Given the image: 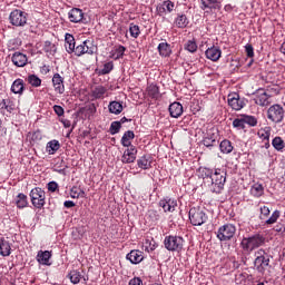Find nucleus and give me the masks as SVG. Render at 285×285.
<instances>
[{"instance_id":"obj_19","label":"nucleus","mask_w":285,"mask_h":285,"mask_svg":"<svg viewBox=\"0 0 285 285\" xmlns=\"http://www.w3.org/2000/svg\"><path fill=\"white\" fill-rule=\"evenodd\" d=\"M202 10H222V2L219 0H200Z\"/></svg>"},{"instance_id":"obj_3","label":"nucleus","mask_w":285,"mask_h":285,"mask_svg":"<svg viewBox=\"0 0 285 285\" xmlns=\"http://www.w3.org/2000/svg\"><path fill=\"white\" fill-rule=\"evenodd\" d=\"M254 266L258 273H266V268L271 266V255L266 253L263 248L257 249L254 253Z\"/></svg>"},{"instance_id":"obj_53","label":"nucleus","mask_w":285,"mask_h":285,"mask_svg":"<svg viewBox=\"0 0 285 285\" xmlns=\"http://www.w3.org/2000/svg\"><path fill=\"white\" fill-rule=\"evenodd\" d=\"M259 210H261L259 219L262 220L266 219L271 215V208H268L267 206H262Z\"/></svg>"},{"instance_id":"obj_62","label":"nucleus","mask_w":285,"mask_h":285,"mask_svg":"<svg viewBox=\"0 0 285 285\" xmlns=\"http://www.w3.org/2000/svg\"><path fill=\"white\" fill-rule=\"evenodd\" d=\"M41 139V131H35L32 134V140L36 141V140H39Z\"/></svg>"},{"instance_id":"obj_27","label":"nucleus","mask_w":285,"mask_h":285,"mask_svg":"<svg viewBox=\"0 0 285 285\" xmlns=\"http://www.w3.org/2000/svg\"><path fill=\"white\" fill-rule=\"evenodd\" d=\"M158 52L160 57H170L173 55V48L170 47V43L168 42H160L158 45Z\"/></svg>"},{"instance_id":"obj_25","label":"nucleus","mask_w":285,"mask_h":285,"mask_svg":"<svg viewBox=\"0 0 285 285\" xmlns=\"http://www.w3.org/2000/svg\"><path fill=\"white\" fill-rule=\"evenodd\" d=\"M132 139H135V131L132 130H128L122 135L121 138V146H124V148H130V146L132 145Z\"/></svg>"},{"instance_id":"obj_20","label":"nucleus","mask_w":285,"mask_h":285,"mask_svg":"<svg viewBox=\"0 0 285 285\" xmlns=\"http://www.w3.org/2000/svg\"><path fill=\"white\" fill-rule=\"evenodd\" d=\"M169 115L174 119H179L180 115H184V106L180 102H173L169 105Z\"/></svg>"},{"instance_id":"obj_35","label":"nucleus","mask_w":285,"mask_h":285,"mask_svg":"<svg viewBox=\"0 0 285 285\" xmlns=\"http://www.w3.org/2000/svg\"><path fill=\"white\" fill-rule=\"evenodd\" d=\"M279 217H282V212L278 209L274 210L271 217L265 220V225L273 226V224H277V219H279Z\"/></svg>"},{"instance_id":"obj_32","label":"nucleus","mask_w":285,"mask_h":285,"mask_svg":"<svg viewBox=\"0 0 285 285\" xmlns=\"http://www.w3.org/2000/svg\"><path fill=\"white\" fill-rule=\"evenodd\" d=\"M219 148H220V153H223L224 155H230V153H233V142H230V140L225 139L223 141H220L219 144Z\"/></svg>"},{"instance_id":"obj_37","label":"nucleus","mask_w":285,"mask_h":285,"mask_svg":"<svg viewBox=\"0 0 285 285\" xmlns=\"http://www.w3.org/2000/svg\"><path fill=\"white\" fill-rule=\"evenodd\" d=\"M257 136L262 141H271V127L259 129Z\"/></svg>"},{"instance_id":"obj_49","label":"nucleus","mask_w":285,"mask_h":285,"mask_svg":"<svg viewBox=\"0 0 285 285\" xmlns=\"http://www.w3.org/2000/svg\"><path fill=\"white\" fill-rule=\"evenodd\" d=\"M112 70H115V63L112 61L106 62L102 66L101 75H110V72H112Z\"/></svg>"},{"instance_id":"obj_2","label":"nucleus","mask_w":285,"mask_h":285,"mask_svg":"<svg viewBox=\"0 0 285 285\" xmlns=\"http://www.w3.org/2000/svg\"><path fill=\"white\" fill-rule=\"evenodd\" d=\"M266 244V238L264 235L255 234L249 237H244L240 242V246L245 253H253L255 249L264 246Z\"/></svg>"},{"instance_id":"obj_61","label":"nucleus","mask_w":285,"mask_h":285,"mask_svg":"<svg viewBox=\"0 0 285 285\" xmlns=\"http://www.w3.org/2000/svg\"><path fill=\"white\" fill-rule=\"evenodd\" d=\"M65 208H75V202L72 200H66L63 203Z\"/></svg>"},{"instance_id":"obj_38","label":"nucleus","mask_w":285,"mask_h":285,"mask_svg":"<svg viewBox=\"0 0 285 285\" xmlns=\"http://www.w3.org/2000/svg\"><path fill=\"white\" fill-rule=\"evenodd\" d=\"M26 81L32 86V88H39L41 86V78H39L37 75H29Z\"/></svg>"},{"instance_id":"obj_29","label":"nucleus","mask_w":285,"mask_h":285,"mask_svg":"<svg viewBox=\"0 0 285 285\" xmlns=\"http://www.w3.org/2000/svg\"><path fill=\"white\" fill-rule=\"evenodd\" d=\"M23 79H16L11 85V92H13V95H23Z\"/></svg>"},{"instance_id":"obj_59","label":"nucleus","mask_w":285,"mask_h":285,"mask_svg":"<svg viewBox=\"0 0 285 285\" xmlns=\"http://www.w3.org/2000/svg\"><path fill=\"white\" fill-rule=\"evenodd\" d=\"M149 217H151L153 222H159L160 216L157 210H149Z\"/></svg>"},{"instance_id":"obj_39","label":"nucleus","mask_w":285,"mask_h":285,"mask_svg":"<svg viewBox=\"0 0 285 285\" xmlns=\"http://www.w3.org/2000/svg\"><path fill=\"white\" fill-rule=\"evenodd\" d=\"M158 10H159V12H161V10H163V12L170 13V12H173V10H175V2H173L170 0H165L163 2V7H158Z\"/></svg>"},{"instance_id":"obj_44","label":"nucleus","mask_w":285,"mask_h":285,"mask_svg":"<svg viewBox=\"0 0 285 285\" xmlns=\"http://www.w3.org/2000/svg\"><path fill=\"white\" fill-rule=\"evenodd\" d=\"M68 277L71 284H79L81 282V273L79 271H71Z\"/></svg>"},{"instance_id":"obj_54","label":"nucleus","mask_w":285,"mask_h":285,"mask_svg":"<svg viewBox=\"0 0 285 285\" xmlns=\"http://www.w3.org/2000/svg\"><path fill=\"white\" fill-rule=\"evenodd\" d=\"M245 52H246L247 57H249V59H253V57H255V49L253 48V45L247 43L245 46Z\"/></svg>"},{"instance_id":"obj_6","label":"nucleus","mask_w":285,"mask_h":285,"mask_svg":"<svg viewBox=\"0 0 285 285\" xmlns=\"http://www.w3.org/2000/svg\"><path fill=\"white\" fill-rule=\"evenodd\" d=\"M95 52H97V46L90 40H85L73 48L72 55L83 57V55H95Z\"/></svg>"},{"instance_id":"obj_45","label":"nucleus","mask_w":285,"mask_h":285,"mask_svg":"<svg viewBox=\"0 0 285 285\" xmlns=\"http://www.w3.org/2000/svg\"><path fill=\"white\" fill-rule=\"evenodd\" d=\"M233 127L237 128V130H244L246 128L244 115H242L239 118L234 119Z\"/></svg>"},{"instance_id":"obj_57","label":"nucleus","mask_w":285,"mask_h":285,"mask_svg":"<svg viewBox=\"0 0 285 285\" xmlns=\"http://www.w3.org/2000/svg\"><path fill=\"white\" fill-rule=\"evenodd\" d=\"M57 188H59V184H57V181L48 183V190H49V193H56Z\"/></svg>"},{"instance_id":"obj_36","label":"nucleus","mask_w":285,"mask_h":285,"mask_svg":"<svg viewBox=\"0 0 285 285\" xmlns=\"http://www.w3.org/2000/svg\"><path fill=\"white\" fill-rule=\"evenodd\" d=\"M60 148L61 145L59 144V140H51L47 144V153H49V155H55Z\"/></svg>"},{"instance_id":"obj_14","label":"nucleus","mask_w":285,"mask_h":285,"mask_svg":"<svg viewBox=\"0 0 285 285\" xmlns=\"http://www.w3.org/2000/svg\"><path fill=\"white\" fill-rule=\"evenodd\" d=\"M228 106H230L233 110H242V108L246 106V102L239 98V95L234 94L228 96Z\"/></svg>"},{"instance_id":"obj_28","label":"nucleus","mask_w":285,"mask_h":285,"mask_svg":"<svg viewBox=\"0 0 285 285\" xmlns=\"http://www.w3.org/2000/svg\"><path fill=\"white\" fill-rule=\"evenodd\" d=\"M268 99H271V96L267 95L265 91L262 94H258L255 98V104L257 106H262V107H266L271 105V101H268Z\"/></svg>"},{"instance_id":"obj_50","label":"nucleus","mask_w":285,"mask_h":285,"mask_svg":"<svg viewBox=\"0 0 285 285\" xmlns=\"http://www.w3.org/2000/svg\"><path fill=\"white\" fill-rule=\"evenodd\" d=\"M121 130V122L119 121H112L109 128L110 135H118V132Z\"/></svg>"},{"instance_id":"obj_22","label":"nucleus","mask_w":285,"mask_h":285,"mask_svg":"<svg viewBox=\"0 0 285 285\" xmlns=\"http://www.w3.org/2000/svg\"><path fill=\"white\" fill-rule=\"evenodd\" d=\"M77 46V42L75 41V36L70 33H66L65 36V48L68 55H72L75 52V48Z\"/></svg>"},{"instance_id":"obj_33","label":"nucleus","mask_w":285,"mask_h":285,"mask_svg":"<svg viewBox=\"0 0 285 285\" xmlns=\"http://www.w3.org/2000/svg\"><path fill=\"white\" fill-rule=\"evenodd\" d=\"M108 92V89L104 86H97L92 89L91 95L94 99H104V95Z\"/></svg>"},{"instance_id":"obj_51","label":"nucleus","mask_w":285,"mask_h":285,"mask_svg":"<svg viewBox=\"0 0 285 285\" xmlns=\"http://www.w3.org/2000/svg\"><path fill=\"white\" fill-rule=\"evenodd\" d=\"M217 144V139H215L213 136H207L203 140V145L206 146V148H213Z\"/></svg>"},{"instance_id":"obj_60","label":"nucleus","mask_w":285,"mask_h":285,"mask_svg":"<svg viewBox=\"0 0 285 285\" xmlns=\"http://www.w3.org/2000/svg\"><path fill=\"white\" fill-rule=\"evenodd\" d=\"M129 285H144V281H141L139 277H135L129 281Z\"/></svg>"},{"instance_id":"obj_23","label":"nucleus","mask_w":285,"mask_h":285,"mask_svg":"<svg viewBox=\"0 0 285 285\" xmlns=\"http://www.w3.org/2000/svg\"><path fill=\"white\" fill-rule=\"evenodd\" d=\"M125 55H126V47H124L121 45L116 46L110 51V58L114 59L115 61H119V59H124Z\"/></svg>"},{"instance_id":"obj_46","label":"nucleus","mask_w":285,"mask_h":285,"mask_svg":"<svg viewBox=\"0 0 285 285\" xmlns=\"http://www.w3.org/2000/svg\"><path fill=\"white\" fill-rule=\"evenodd\" d=\"M243 119L245 121V126L246 124L252 128H255V126H257V118L255 116L243 115Z\"/></svg>"},{"instance_id":"obj_21","label":"nucleus","mask_w":285,"mask_h":285,"mask_svg":"<svg viewBox=\"0 0 285 285\" xmlns=\"http://www.w3.org/2000/svg\"><path fill=\"white\" fill-rule=\"evenodd\" d=\"M52 257V253L50 250H39L37 254V262L42 266H50V258Z\"/></svg>"},{"instance_id":"obj_13","label":"nucleus","mask_w":285,"mask_h":285,"mask_svg":"<svg viewBox=\"0 0 285 285\" xmlns=\"http://www.w3.org/2000/svg\"><path fill=\"white\" fill-rule=\"evenodd\" d=\"M52 86L55 92L58 95H63L66 92V85H63V77L59 73H55L52 77Z\"/></svg>"},{"instance_id":"obj_31","label":"nucleus","mask_w":285,"mask_h":285,"mask_svg":"<svg viewBox=\"0 0 285 285\" xmlns=\"http://www.w3.org/2000/svg\"><path fill=\"white\" fill-rule=\"evenodd\" d=\"M122 111H124V105H121V102L111 101L109 104V112H111V115H121Z\"/></svg>"},{"instance_id":"obj_5","label":"nucleus","mask_w":285,"mask_h":285,"mask_svg":"<svg viewBox=\"0 0 285 285\" xmlns=\"http://www.w3.org/2000/svg\"><path fill=\"white\" fill-rule=\"evenodd\" d=\"M189 222L193 226H204L208 222V214L199 207L189 209Z\"/></svg>"},{"instance_id":"obj_55","label":"nucleus","mask_w":285,"mask_h":285,"mask_svg":"<svg viewBox=\"0 0 285 285\" xmlns=\"http://www.w3.org/2000/svg\"><path fill=\"white\" fill-rule=\"evenodd\" d=\"M53 111L56 112V115L58 117H63V115L66 114V110H63V107H61L59 105L53 106Z\"/></svg>"},{"instance_id":"obj_40","label":"nucleus","mask_w":285,"mask_h":285,"mask_svg":"<svg viewBox=\"0 0 285 285\" xmlns=\"http://www.w3.org/2000/svg\"><path fill=\"white\" fill-rule=\"evenodd\" d=\"M147 94L151 97V99H159V87L157 85H149L147 87Z\"/></svg>"},{"instance_id":"obj_17","label":"nucleus","mask_w":285,"mask_h":285,"mask_svg":"<svg viewBox=\"0 0 285 285\" xmlns=\"http://www.w3.org/2000/svg\"><path fill=\"white\" fill-rule=\"evenodd\" d=\"M11 61L17 68H23L28 63V56L21 52H14L11 57Z\"/></svg>"},{"instance_id":"obj_15","label":"nucleus","mask_w":285,"mask_h":285,"mask_svg":"<svg viewBox=\"0 0 285 285\" xmlns=\"http://www.w3.org/2000/svg\"><path fill=\"white\" fill-rule=\"evenodd\" d=\"M83 10L79 8H72L68 12V19L71 23H81L83 22Z\"/></svg>"},{"instance_id":"obj_34","label":"nucleus","mask_w":285,"mask_h":285,"mask_svg":"<svg viewBox=\"0 0 285 285\" xmlns=\"http://www.w3.org/2000/svg\"><path fill=\"white\" fill-rule=\"evenodd\" d=\"M17 208H26L28 206V196L26 194H18L16 198Z\"/></svg>"},{"instance_id":"obj_1","label":"nucleus","mask_w":285,"mask_h":285,"mask_svg":"<svg viewBox=\"0 0 285 285\" xmlns=\"http://www.w3.org/2000/svg\"><path fill=\"white\" fill-rule=\"evenodd\" d=\"M226 169L216 168L214 169V174L208 183V188L210 193H215L216 195L222 194L224 190V186H226Z\"/></svg>"},{"instance_id":"obj_7","label":"nucleus","mask_w":285,"mask_h":285,"mask_svg":"<svg viewBox=\"0 0 285 285\" xmlns=\"http://www.w3.org/2000/svg\"><path fill=\"white\" fill-rule=\"evenodd\" d=\"M235 233H237L235 225L225 224L218 228L216 235L219 242H230L235 237Z\"/></svg>"},{"instance_id":"obj_52","label":"nucleus","mask_w":285,"mask_h":285,"mask_svg":"<svg viewBox=\"0 0 285 285\" xmlns=\"http://www.w3.org/2000/svg\"><path fill=\"white\" fill-rule=\"evenodd\" d=\"M185 50H188V52H197V42H195V40H188L185 43Z\"/></svg>"},{"instance_id":"obj_30","label":"nucleus","mask_w":285,"mask_h":285,"mask_svg":"<svg viewBox=\"0 0 285 285\" xmlns=\"http://www.w3.org/2000/svg\"><path fill=\"white\" fill-rule=\"evenodd\" d=\"M174 23L176 28L184 29V28H188V23H190V21L188 20V17H186V14L181 13L176 17Z\"/></svg>"},{"instance_id":"obj_48","label":"nucleus","mask_w":285,"mask_h":285,"mask_svg":"<svg viewBox=\"0 0 285 285\" xmlns=\"http://www.w3.org/2000/svg\"><path fill=\"white\" fill-rule=\"evenodd\" d=\"M43 50L45 52H49V55H55V52H57V46L52 45L51 41H45L43 45Z\"/></svg>"},{"instance_id":"obj_26","label":"nucleus","mask_w":285,"mask_h":285,"mask_svg":"<svg viewBox=\"0 0 285 285\" xmlns=\"http://www.w3.org/2000/svg\"><path fill=\"white\" fill-rule=\"evenodd\" d=\"M137 166L142 170H148L153 167V158L150 156H142L137 160Z\"/></svg>"},{"instance_id":"obj_4","label":"nucleus","mask_w":285,"mask_h":285,"mask_svg":"<svg viewBox=\"0 0 285 285\" xmlns=\"http://www.w3.org/2000/svg\"><path fill=\"white\" fill-rule=\"evenodd\" d=\"M164 246L169 253H181L184 250V237L177 235L166 236Z\"/></svg>"},{"instance_id":"obj_42","label":"nucleus","mask_w":285,"mask_h":285,"mask_svg":"<svg viewBox=\"0 0 285 285\" xmlns=\"http://www.w3.org/2000/svg\"><path fill=\"white\" fill-rule=\"evenodd\" d=\"M250 194L253 197H262L264 195V186L262 184H255L252 186Z\"/></svg>"},{"instance_id":"obj_56","label":"nucleus","mask_w":285,"mask_h":285,"mask_svg":"<svg viewBox=\"0 0 285 285\" xmlns=\"http://www.w3.org/2000/svg\"><path fill=\"white\" fill-rule=\"evenodd\" d=\"M274 230L276 233H285V223L284 222L277 223L276 226L274 227Z\"/></svg>"},{"instance_id":"obj_9","label":"nucleus","mask_w":285,"mask_h":285,"mask_svg":"<svg viewBox=\"0 0 285 285\" xmlns=\"http://www.w3.org/2000/svg\"><path fill=\"white\" fill-rule=\"evenodd\" d=\"M29 197L35 208L41 209L43 206H46V191L42 190L40 187L31 189Z\"/></svg>"},{"instance_id":"obj_58","label":"nucleus","mask_w":285,"mask_h":285,"mask_svg":"<svg viewBox=\"0 0 285 285\" xmlns=\"http://www.w3.org/2000/svg\"><path fill=\"white\" fill-rule=\"evenodd\" d=\"M70 197L72 199H79V188L78 187H72L70 190Z\"/></svg>"},{"instance_id":"obj_10","label":"nucleus","mask_w":285,"mask_h":285,"mask_svg":"<svg viewBox=\"0 0 285 285\" xmlns=\"http://www.w3.org/2000/svg\"><path fill=\"white\" fill-rule=\"evenodd\" d=\"M267 119L273 124H282L284 121V107L282 105H273L267 110Z\"/></svg>"},{"instance_id":"obj_63","label":"nucleus","mask_w":285,"mask_h":285,"mask_svg":"<svg viewBox=\"0 0 285 285\" xmlns=\"http://www.w3.org/2000/svg\"><path fill=\"white\" fill-rule=\"evenodd\" d=\"M60 121L62 126H65V128H70V126H72V124L68 119H61Z\"/></svg>"},{"instance_id":"obj_24","label":"nucleus","mask_w":285,"mask_h":285,"mask_svg":"<svg viewBox=\"0 0 285 285\" xmlns=\"http://www.w3.org/2000/svg\"><path fill=\"white\" fill-rule=\"evenodd\" d=\"M11 250L10 242L6 240V238H0V255L2 257H10Z\"/></svg>"},{"instance_id":"obj_12","label":"nucleus","mask_w":285,"mask_h":285,"mask_svg":"<svg viewBox=\"0 0 285 285\" xmlns=\"http://www.w3.org/2000/svg\"><path fill=\"white\" fill-rule=\"evenodd\" d=\"M135 159H137V147L130 146L124 151L121 163L134 164Z\"/></svg>"},{"instance_id":"obj_11","label":"nucleus","mask_w":285,"mask_h":285,"mask_svg":"<svg viewBox=\"0 0 285 285\" xmlns=\"http://www.w3.org/2000/svg\"><path fill=\"white\" fill-rule=\"evenodd\" d=\"M159 206L164 209V213H175V208H177V199L165 197L160 199Z\"/></svg>"},{"instance_id":"obj_41","label":"nucleus","mask_w":285,"mask_h":285,"mask_svg":"<svg viewBox=\"0 0 285 285\" xmlns=\"http://www.w3.org/2000/svg\"><path fill=\"white\" fill-rule=\"evenodd\" d=\"M272 146L273 148H275V150H277L278 153H281V150H284V139H282V137L276 136L273 140H272Z\"/></svg>"},{"instance_id":"obj_43","label":"nucleus","mask_w":285,"mask_h":285,"mask_svg":"<svg viewBox=\"0 0 285 285\" xmlns=\"http://www.w3.org/2000/svg\"><path fill=\"white\" fill-rule=\"evenodd\" d=\"M215 170L210 169V168H203L202 169V177L205 181V184H209L210 179L213 178Z\"/></svg>"},{"instance_id":"obj_47","label":"nucleus","mask_w":285,"mask_h":285,"mask_svg":"<svg viewBox=\"0 0 285 285\" xmlns=\"http://www.w3.org/2000/svg\"><path fill=\"white\" fill-rule=\"evenodd\" d=\"M129 35L134 39H137V37H139V35H141V30L139 29V26H137L135 23H130V26H129Z\"/></svg>"},{"instance_id":"obj_8","label":"nucleus","mask_w":285,"mask_h":285,"mask_svg":"<svg viewBox=\"0 0 285 285\" xmlns=\"http://www.w3.org/2000/svg\"><path fill=\"white\" fill-rule=\"evenodd\" d=\"M9 21L11 26H16V28H23V26L28 23V13H26V11L14 9L9 14Z\"/></svg>"},{"instance_id":"obj_18","label":"nucleus","mask_w":285,"mask_h":285,"mask_svg":"<svg viewBox=\"0 0 285 285\" xmlns=\"http://www.w3.org/2000/svg\"><path fill=\"white\" fill-rule=\"evenodd\" d=\"M126 258L130 262V264H141V262H144V252L132 249L127 254Z\"/></svg>"},{"instance_id":"obj_16","label":"nucleus","mask_w":285,"mask_h":285,"mask_svg":"<svg viewBox=\"0 0 285 285\" xmlns=\"http://www.w3.org/2000/svg\"><path fill=\"white\" fill-rule=\"evenodd\" d=\"M205 55L209 61H219V59H222V49H219V47L213 46L205 51Z\"/></svg>"},{"instance_id":"obj_64","label":"nucleus","mask_w":285,"mask_h":285,"mask_svg":"<svg viewBox=\"0 0 285 285\" xmlns=\"http://www.w3.org/2000/svg\"><path fill=\"white\" fill-rule=\"evenodd\" d=\"M224 10H225V12H233V6L232 4H226L224 7Z\"/></svg>"}]
</instances>
